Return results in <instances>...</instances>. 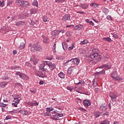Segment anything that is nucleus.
Wrapping results in <instances>:
<instances>
[{"mask_svg":"<svg viewBox=\"0 0 124 124\" xmlns=\"http://www.w3.org/2000/svg\"><path fill=\"white\" fill-rule=\"evenodd\" d=\"M63 116V114L62 113H57V111H53L50 115V118L52 120H53V121H60V120H62V119L60 118H62Z\"/></svg>","mask_w":124,"mask_h":124,"instance_id":"2","label":"nucleus"},{"mask_svg":"<svg viewBox=\"0 0 124 124\" xmlns=\"http://www.w3.org/2000/svg\"><path fill=\"white\" fill-rule=\"evenodd\" d=\"M36 75L39 77H41L42 78H46L47 77V72L43 71L42 72L35 73Z\"/></svg>","mask_w":124,"mask_h":124,"instance_id":"7","label":"nucleus"},{"mask_svg":"<svg viewBox=\"0 0 124 124\" xmlns=\"http://www.w3.org/2000/svg\"><path fill=\"white\" fill-rule=\"evenodd\" d=\"M93 88H95L97 87V81L95 79H93Z\"/></svg>","mask_w":124,"mask_h":124,"instance_id":"21","label":"nucleus"},{"mask_svg":"<svg viewBox=\"0 0 124 124\" xmlns=\"http://www.w3.org/2000/svg\"><path fill=\"white\" fill-rule=\"evenodd\" d=\"M67 90H68V91H70V92H72V91H73V87L67 86Z\"/></svg>","mask_w":124,"mask_h":124,"instance_id":"48","label":"nucleus"},{"mask_svg":"<svg viewBox=\"0 0 124 124\" xmlns=\"http://www.w3.org/2000/svg\"><path fill=\"white\" fill-rule=\"evenodd\" d=\"M43 20L44 22H48V17L46 16H43Z\"/></svg>","mask_w":124,"mask_h":124,"instance_id":"44","label":"nucleus"},{"mask_svg":"<svg viewBox=\"0 0 124 124\" xmlns=\"http://www.w3.org/2000/svg\"><path fill=\"white\" fill-rule=\"evenodd\" d=\"M70 19V15L66 14L62 18V21H68Z\"/></svg>","mask_w":124,"mask_h":124,"instance_id":"13","label":"nucleus"},{"mask_svg":"<svg viewBox=\"0 0 124 124\" xmlns=\"http://www.w3.org/2000/svg\"><path fill=\"white\" fill-rule=\"evenodd\" d=\"M56 45H57L56 44H54L53 45V46L52 47L53 52H56Z\"/></svg>","mask_w":124,"mask_h":124,"instance_id":"62","label":"nucleus"},{"mask_svg":"<svg viewBox=\"0 0 124 124\" xmlns=\"http://www.w3.org/2000/svg\"><path fill=\"white\" fill-rule=\"evenodd\" d=\"M103 41H108V42H111L112 41V39L109 37H104L103 38Z\"/></svg>","mask_w":124,"mask_h":124,"instance_id":"34","label":"nucleus"},{"mask_svg":"<svg viewBox=\"0 0 124 124\" xmlns=\"http://www.w3.org/2000/svg\"><path fill=\"white\" fill-rule=\"evenodd\" d=\"M104 13L105 14H108V12H109V10H108L107 8H105L103 11Z\"/></svg>","mask_w":124,"mask_h":124,"instance_id":"52","label":"nucleus"},{"mask_svg":"<svg viewBox=\"0 0 124 124\" xmlns=\"http://www.w3.org/2000/svg\"><path fill=\"white\" fill-rule=\"evenodd\" d=\"M43 41L44 43H49V38H48L47 37H46L43 39Z\"/></svg>","mask_w":124,"mask_h":124,"instance_id":"37","label":"nucleus"},{"mask_svg":"<svg viewBox=\"0 0 124 124\" xmlns=\"http://www.w3.org/2000/svg\"><path fill=\"white\" fill-rule=\"evenodd\" d=\"M23 74H24V73H21L19 71H17L16 73V76H19V77H20L21 78V79H22Z\"/></svg>","mask_w":124,"mask_h":124,"instance_id":"23","label":"nucleus"},{"mask_svg":"<svg viewBox=\"0 0 124 124\" xmlns=\"http://www.w3.org/2000/svg\"><path fill=\"white\" fill-rule=\"evenodd\" d=\"M2 77L3 80H7V79H9V78H8L7 76H6V75H4Z\"/></svg>","mask_w":124,"mask_h":124,"instance_id":"55","label":"nucleus"},{"mask_svg":"<svg viewBox=\"0 0 124 124\" xmlns=\"http://www.w3.org/2000/svg\"><path fill=\"white\" fill-rule=\"evenodd\" d=\"M100 124H110V122L108 120H105L101 122Z\"/></svg>","mask_w":124,"mask_h":124,"instance_id":"35","label":"nucleus"},{"mask_svg":"<svg viewBox=\"0 0 124 124\" xmlns=\"http://www.w3.org/2000/svg\"><path fill=\"white\" fill-rule=\"evenodd\" d=\"M29 77L25 74H23L22 78H21V79H23V80H29Z\"/></svg>","mask_w":124,"mask_h":124,"instance_id":"32","label":"nucleus"},{"mask_svg":"<svg viewBox=\"0 0 124 124\" xmlns=\"http://www.w3.org/2000/svg\"><path fill=\"white\" fill-rule=\"evenodd\" d=\"M46 62H48V61H45V67L44 68L43 71H46L47 70V66H48V65H47V64H46Z\"/></svg>","mask_w":124,"mask_h":124,"instance_id":"45","label":"nucleus"},{"mask_svg":"<svg viewBox=\"0 0 124 124\" xmlns=\"http://www.w3.org/2000/svg\"><path fill=\"white\" fill-rule=\"evenodd\" d=\"M25 65H26V66H28L29 67H31V68H32V65H31V64L29 62H26L25 63Z\"/></svg>","mask_w":124,"mask_h":124,"instance_id":"43","label":"nucleus"},{"mask_svg":"<svg viewBox=\"0 0 124 124\" xmlns=\"http://www.w3.org/2000/svg\"><path fill=\"white\" fill-rule=\"evenodd\" d=\"M39 104V103L35 101L31 103V106H38Z\"/></svg>","mask_w":124,"mask_h":124,"instance_id":"30","label":"nucleus"},{"mask_svg":"<svg viewBox=\"0 0 124 124\" xmlns=\"http://www.w3.org/2000/svg\"><path fill=\"white\" fill-rule=\"evenodd\" d=\"M62 46L63 50L64 51L66 50V49H67V44L65 43V42H62Z\"/></svg>","mask_w":124,"mask_h":124,"instance_id":"24","label":"nucleus"},{"mask_svg":"<svg viewBox=\"0 0 124 124\" xmlns=\"http://www.w3.org/2000/svg\"><path fill=\"white\" fill-rule=\"evenodd\" d=\"M20 100H21V99L14 100V102H15V103H16L17 104H18V103H20Z\"/></svg>","mask_w":124,"mask_h":124,"instance_id":"59","label":"nucleus"},{"mask_svg":"<svg viewBox=\"0 0 124 124\" xmlns=\"http://www.w3.org/2000/svg\"><path fill=\"white\" fill-rule=\"evenodd\" d=\"M22 6H27V7H30V6H31V4L28 1H22Z\"/></svg>","mask_w":124,"mask_h":124,"instance_id":"16","label":"nucleus"},{"mask_svg":"<svg viewBox=\"0 0 124 124\" xmlns=\"http://www.w3.org/2000/svg\"><path fill=\"white\" fill-rule=\"evenodd\" d=\"M19 98H20V97H19V95H16L14 97V100H18V99H19Z\"/></svg>","mask_w":124,"mask_h":124,"instance_id":"61","label":"nucleus"},{"mask_svg":"<svg viewBox=\"0 0 124 124\" xmlns=\"http://www.w3.org/2000/svg\"><path fill=\"white\" fill-rule=\"evenodd\" d=\"M109 97L111 98L112 102H117V101H119V99H117L118 95H117V93H116L111 92L109 93Z\"/></svg>","mask_w":124,"mask_h":124,"instance_id":"4","label":"nucleus"},{"mask_svg":"<svg viewBox=\"0 0 124 124\" xmlns=\"http://www.w3.org/2000/svg\"><path fill=\"white\" fill-rule=\"evenodd\" d=\"M18 17L19 18V19H25V18H29L30 17V14L28 13H25L23 15L22 14H20L18 16Z\"/></svg>","mask_w":124,"mask_h":124,"instance_id":"9","label":"nucleus"},{"mask_svg":"<svg viewBox=\"0 0 124 124\" xmlns=\"http://www.w3.org/2000/svg\"><path fill=\"white\" fill-rule=\"evenodd\" d=\"M100 113L98 111H96L94 113V116L95 118H98L100 116Z\"/></svg>","mask_w":124,"mask_h":124,"instance_id":"38","label":"nucleus"},{"mask_svg":"<svg viewBox=\"0 0 124 124\" xmlns=\"http://www.w3.org/2000/svg\"><path fill=\"white\" fill-rule=\"evenodd\" d=\"M98 49L95 48L92 50V53L88 57V61L89 62H92L93 61V60H95L97 59V57H98Z\"/></svg>","mask_w":124,"mask_h":124,"instance_id":"1","label":"nucleus"},{"mask_svg":"<svg viewBox=\"0 0 124 124\" xmlns=\"http://www.w3.org/2000/svg\"><path fill=\"white\" fill-rule=\"evenodd\" d=\"M76 85H84V84H85V81H79L78 83H76Z\"/></svg>","mask_w":124,"mask_h":124,"instance_id":"56","label":"nucleus"},{"mask_svg":"<svg viewBox=\"0 0 124 124\" xmlns=\"http://www.w3.org/2000/svg\"><path fill=\"white\" fill-rule=\"evenodd\" d=\"M107 20H108V21H112V16H111L110 15L107 16Z\"/></svg>","mask_w":124,"mask_h":124,"instance_id":"50","label":"nucleus"},{"mask_svg":"<svg viewBox=\"0 0 124 124\" xmlns=\"http://www.w3.org/2000/svg\"><path fill=\"white\" fill-rule=\"evenodd\" d=\"M22 2H23V1H21L20 0H17L16 1V3L18 6H23Z\"/></svg>","mask_w":124,"mask_h":124,"instance_id":"26","label":"nucleus"},{"mask_svg":"<svg viewBox=\"0 0 124 124\" xmlns=\"http://www.w3.org/2000/svg\"><path fill=\"white\" fill-rule=\"evenodd\" d=\"M0 6H1V7H3V6H4V1L0 0Z\"/></svg>","mask_w":124,"mask_h":124,"instance_id":"46","label":"nucleus"},{"mask_svg":"<svg viewBox=\"0 0 124 124\" xmlns=\"http://www.w3.org/2000/svg\"><path fill=\"white\" fill-rule=\"evenodd\" d=\"M24 48H25V43H21L18 48L19 49V50H22L24 49Z\"/></svg>","mask_w":124,"mask_h":124,"instance_id":"36","label":"nucleus"},{"mask_svg":"<svg viewBox=\"0 0 124 124\" xmlns=\"http://www.w3.org/2000/svg\"><path fill=\"white\" fill-rule=\"evenodd\" d=\"M7 106V104H3V103H0V107H6Z\"/></svg>","mask_w":124,"mask_h":124,"instance_id":"51","label":"nucleus"},{"mask_svg":"<svg viewBox=\"0 0 124 124\" xmlns=\"http://www.w3.org/2000/svg\"><path fill=\"white\" fill-rule=\"evenodd\" d=\"M22 113L23 115H25L26 116H28V115H29V114H30V112L28 111V110L26 109L23 110L22 111Z\"/></svg>","mask_w":124,"mask_h":124,"instance_id":"33","label":"nucleus"},{"mask_svg":"<svg viewBox=\"0 0 124 124\" xmlns=\"http://www.w3.org/2000/svg\"><path fill=\"white\" fill-rule=\"evenodd\" d=\"M46 111L48 112L49 113H50L51 112V111H53V110H54V108L51 107V108H46Z\"/></svg>","mask_w":124,"mask_h":124,"instance_id":"41","label":"nucleus"},{"mask_svg":"<svg viewBox=\"0 0 124 124\" xmlns=\"http://www.w3.org/2000/svg\"><path fill=\"white\" fill-rule=\"evenodd\" d=\"M10 68L12 70H16V65L11 66Z\"/></svg>","mask_w":124,"mask_h":124,"instance_id":"60","label":"nucleus"},{"mask_svg":"<svg viewBox=\"0 0 124 124\" xmlns=\"http://www.w3.org/2000/svg\"><path fill=\"white\" fill-rule=\"evenodd\" d=\"M72 62V59L67 61L63 63L64 66H66L70 62Z\"/></svg>","mask_w":124,"mask_h":124,"instance_id":"40","label":"nucleus"},{"mask_svg":"<svg viewBox=\"0 0 124 124\" xmlns=\"http://www.w3.org/2000/svg\"><path fill=\"white\" fill-rule=\"evenodd\" d=\"M80 63V59L79 58L76 57L72 59V64L75 65H78Z\"/></svg>","mask_w":124,"mask_h":124,"instance_id":"8","label":"nucleus"},{"mask_svg":"<svg viewBox=\"0 0 124 124\" xmlns=\"http://www.w3.org/2000/svg\"><path fill=\"white\" fill-rule=\"evenodd\" d=\"M46 64L52 71L56 68V64L52 62L51 61H47V62H46Z\"/></svg>","mask_w":124,"mask_h":124,"instance_id":"6","label":"nucleus"},{"mask_svg":"<svg viewBox=\"0 0 124 124\" xmlns=\"http://www.w3.org/2000/svg\"><path fill=\"white\" fill-rule=\"evenodd\" d=\"M31 52H34V51H38V52L42 51V46L39 45H35L33 47H31L30 48Z\"/></svg>","mask_w":124,"mask_h":124,"instance_id":"3","label":"nucleus"},{"mask_svg":"<svg viewBox=\"0 0 124 124\" xmlns=\"http://www.w3.org/2000/svg\"><path fill=\"white\" fill-rule=\"evenodd\" d=\"M44 116H51V113H50V112H48V111H46V112H45L44 113Z\"/></svg>","mask_w":124,"mask_h":124,"instance_id":"49","label":"nucleus"},{"mask_svg":"<svg viewBox=\"0 0 124 124\" xmlns=\"http://www.w3.org/2000/svg\"><path fill=\"white\" fill-rule=\"evenodd\" d=\"M58 76L61 78V79H65V74L63 73L62 72H60V73L58 74Z\"/></svg>","mask_w":124,"mask_h":124,"instance_id":"17","label":"nucleus"},{"mask_svg":"<svg viewBox=\"0 0 124 124\" xmlns=\"http://www.w3.org/2000/svg\"><path fill=\"white\" fill-rule=\"evenodd\" d=\"M36 13V10L34 8H31L30 10V14L31 15H32L33 14H35Z\"/></svg>","mask_w":124,"mask_h":124,"instance_id":"27","label":"nucleus"},{"mask_svg":"<svg viewBox=\"0 0 124 124\" xmlns=\"http://www.w3.org/2000/svg\"><path fill=\"white\" fill-rule=\"evenodd\" d=\"M84 28V26L82 24H80L78 25H77L74 27V30L76 31H80V30H82Z\"/></svg>","mask_w":124,"mask_h":124,"instance_id":"14","label":"nucleus"},{"mask_svg":"<svg viewBox=\"0 0 124 124\" xmlns=\"http://www.w3.org/2000/svg\"><path fill=\"white\" fill-rule=\"evenodd\" d=\"M51 34L53 36L59 35L60 34V31L59 30H54L51 32Z\"/></svg>","mask_w":124,"mask_h":124,"instance_id":"20","label":"nucleus"},{"mask_svg":"<svg viewBox=\"0 0 124 124\" xmlns=\"http://www.w3.org/2000/svg\"><path fill=\"white\" fill-rule=\"evenodd\" d=\"M64 0H55V2H63Z\"/></svg>","mask_w":124,"mask_h":124,"instance_id":"64","label":"nucleus"},{"mask_svg":"<svg viewBox=\"0 0 124 124\" xmlns=\"http://www.w3.org/2000/svg\"><path fill=\"white\" fill-rule=\"evenodd\" d=\"M112 36L113 37H114V38H116V39H118V38H119V36L117 34V33H114L112 34Z\"/></svg>","mask_w":124,"mask_h":124,"instance_id":"47","label":"nucleus"},{"mask_svg":"<svg viewBox=\"0 0 124 124\" xmlns=\"http://www.w3.org/2000/svg\"><path fill=\"white\" fill-rule=\"evenodd\" d=\"M96 74H98V75H104V74H105V70H103L100 72H97Z\"/></svg>","mask_w":124,"mask_h":124,"instance_id":"29","label":"nucleus"},{"mask_svg":"<svg viewBox=\"0 0 124 124\" xmlns=\"http://www.w3.org/2000/svg\"><path fill=\"white\" fill-rule=\"evenodd\" d=\"M73 70H74V67H69L68 68L67 72V74H68L69 75H70V74H71L73 72Z\"/></svg>","mask_w":124,"mask_h":124,"instance_id":"18","label":"nucleus"},{"mask_svg":"<svg viewBox=\"0 0 124 124\" xmlns=\"http://www.w3.org/2000/svg\"><path fill=\"white\" fill-rule=\"evenodd\" d=\"M7 85V83L2 82H0V88H2V89H3Z\"/></svg>","mask_w":124,"mask_h":124,"instance_id":"25","label":"nucleus"},{"mask_svg":"<svg viewBox=\"0 0 124 124\" xmlns=\"http://www.w3.org/2000/svg\"><path fill=\"white\" fill-rule=\"evenodd\" d=\"M44 67H45V61H44L39 66V69L43 71L44 70Z\"/></svg>","mask_w":124,"mask_h":124,"instance_id":"19","label":"nucleus"},{"mask_svg":"<svg viewBox=\"0 0 124 124\" xmlns=\"http://www.w3.org/2000/svg\"><path fill=\"white\" fill-rule=\"evenodd\" d=\"M16 86H18V87H20V88H23V85L21 84L20 83H15Z\"/></svg>","mask_w":124,"mask_h":124,"instance_id":"58","label":"nucleus"},{"mask_svg":"<svg viewBox=\"0 0 124 124\" xmlns=\"http://www.w3.org/2000/svg\"><path fill=\"white\" fill-rule=\"evenodd\" d=\"M80 7H82L83 9H86L89 7V4L87 3L80 4Z\"/></svg>","mask_w":124,"mask_h":124,"instance_id":"22","label":"nucleus"},{"mask_svg":"<svg viewBox=\"0 0 124 124\" xmlns=\"http://www.w3.org/2000/svg\"><path fill=\"white\" fill-rule=\"evenodd\" d=\"M73 48H74V46L72 45L71 46H69L68 48V51H71V50H72V49H73Z\"/></svg>","mask_w":124,"mask_h":124,"instance_id":"63","label":"nucleus"},{"mask_svg":"<svg viewBox=\"0 0 124 124\" xmlns=\"http://www.w3.org/2000/svg\"><path fill=\"white\" fill-rule=\"evenodd\" d=\"M30 92L32 93H36V90L34 89H30Z\"/></svg>","mask_w":124,"mask_h":124,"instance_id":"54","label":"nucleus"},{"mask_svg":"<svg viewBox=\"0 0 124 124\" xmlns=\"http://www.w3.org/2000/svg\"><path fill=\"white\" fill-rule=\"evenodd\" d=\"M30 61L33 62V64H34V65H36L37 64V62H38V60L37 59V58H35V56H33L31 58Z\"/></svg>","mask_w":124,"mask_h":124,"instance_id":"12","label":"nucleus"},{"mask_svg":"<svg viewBox=\"0 0 124 124\" xmlns=\"http://www.w3.org/2000/svg\"><path fill=\"white\" fill-rule=\"evenodd\" d=\"M111 77L113 78L114 80H116V81H121L123 80V78H120V76H118V74H117V72L116 71L113 72L111 75Z\"/></svg>","mask_w":124,"mask_h":124,"instance_id":"5","label":"nucleus"},{"mask_svg":"<svg viewBox=\"0 0 124 124\" xmlns=\"http://www.w3.org/2000/svg\"><path fill=\"white\" fill-rule=\"evenodd\" d=\"M89 43V41L87 39H85L83 41H81L80 43V45H85V44H88Z\"/></svg>","mask_w":124,"mask_h":124,"instance_id":"28","label":"nucleus"},{"mask_svg":"<svg viewBox=\"0 0 124 124\" xmlns=\"http://www.w3.org/2000/svg\"><path fill=\"white\" fill-rule=\"evenodd\" d=\"M90 6L92 7H97L98 6V5L95 3H91L90 4Z\"/></svg>","mask_w":124,"mask_h":124,"instance_id":"42","label":"nucleus"},{"mask_svg":"<svg viewBox=\"0 0 124 124\" xmlns=\"http://www.w3.org/2000/svg\"><path fill=\"white\" fill-rule=\"evenodd\" d=\"M16 25L17 26V27H20V26H24L25 25V22L23 21H18L16 22Z\"/></svg>","mask_w":124,"mask_h":124,"instance_id":"15","label":"nucleus"},{"mask_svg":"<svg viewBox=\"0 0 124 124\" xmlns=\"http://www.w3.org/2000/svg\"><path fill=\"white\" fill-rule=\"evenodd\" d=\"M83 104L85 107H89L91 105L90 100L85 99L83 101Z\"/></svg>","mask_w":124,"mask_h":124,"instance_id":"11","label":"nucleus"},{"mask_svg":"<svg viewBox=\"0 0 124 124\" xmlns=\"http://www.w3.org/2000/svg\"><path fill=\"white\" fill-rule=\"evenodd\" d=\"M32 5H33V6H36V7H38V2L37 0H34V1L32 3Z\"/></svg>","mask_w":124,"mask_h":124,"instance_id":"39","label":"nucleus"},{"mask_svg":"<svg viewBox=\"0 0 124 124\" xmlns=\"http://www.w3.org/2000/svg\"><path fill=\"white\" fill-rule=\"evenodd\" d=\"M107 109V108L106 106H103V105H101L100 107V110L101 111H102V112H104V111H106V109Z\"/></svg>","mask_w":124,"mask_h":124,"instance_id":"31","label":"nucleus"},{"mask_svg":"<svg viewBox=\"0 0 124 124\" xmlns=\"http://www.w3.org/2000/svg\"><path fill=\"white\" fill-rule=\"evenodd\" d=\"M78 110H79V111H82V112H86V109L84 108H83L82 107H80L78 108Z\"/></svg>","mask_w":124,"mask_h":124,"instance_id":"53","label":"nucleus"},{"mask_svg":"<svg viewBox=\"0 0 124 124\" xmlns=\"http://www.w3.org/2000/svg\"><path fill=\"white\" fill-rule=\"evenodd\" d=\"M11 119H12V117H11V116H10V115H8L5 118V120L6 121H7L8 120H11Z\"/></svg>","mask_w":124,"mask_h":124,"instance_id":"57","label":"nucleus"},{"mask_svg":"<svg viewBox=\"0 0 124 124\" xmlns=\"http://www.w3.org/2000/svg\"><path fill=\"white\" fill-rule=\"evenodd\" d=\"M99 68H104L105 69H111V65L110 64H103L99 66Z\"/></svg>","mask_w":124,"mask_h":124,"instance_id":"10","label":"nucleus"}]
</instances>
